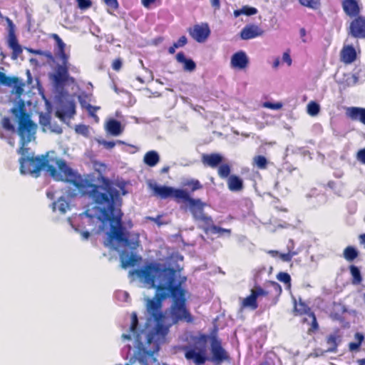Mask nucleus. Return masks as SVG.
<instances>
[{
	"mask_svg": "<svg viewBox=\"0 0 365 365\" xmlns=\"http://www.w3.org/2000/svg\"><path fill=\"white\" fill-rule=\"evenodd\" d=\"M242 13L246 16H252L257 13V9L255 7L245 6L242 7Z\"/></svg>",
	"mask_w": 365,
	"mask_h": 365,
	"instance_id": "79ce46f5",
	"label": "nucleus"
},
{
	"mask_svg": "<svg viewBox=\"0 0 365 365\" xmlns=\"http://www.w3.org/2000/svg\"><path fill=\"white\" fill-rule=\"evenodd\" d=\"M34 53L38 54V55H44L48 58L53 59V55L50 51L43 52L41 50H36L33 51Z\"/></svg>",
	"mask_w": 365,
	"mask_h": 365,
	"instance_id": "3c124183",
	"label": "nucleus"
},
{
	"mask_svg": "<svg viewBox=\"0 0 365 365\" xmlns=\"http://www.w3.org/2000/svg\"><path fill=\"white\" fill-rule=\"evenodd\" d=\"M277 279L279 281L288 284L289 287L291 286V277L288 273L281 272L277 275Z\"/></svg>",
	"mask_w": 365,
	"mask_h": 365,
	"instance_id": "4c0bfd02",
	"label": "nucleus"
},
{
	"mask_svg": "<svg viewBox=\"0 0 365 365\" xmlns=\"http://www.w3.org/2000/svg\"><path fill=\"white\" fill-rule=\"evenodd\" d=\"M175 58L178 62L184 64V70L192 71L196 68L195 63L190 58H186L182 52L178 53Z\"/></svg>",
	"mask_w": 365,
	"mask_h": 365,
	"instance_id": "6ab92c4d",
	"label": "nucleus"
},
{
	"mask_svg": "<svg viewBox=\"0 0 365 365\" xmlns=\"http://www.w3.org/2000/svg\"><path fill=\"white\" fill-rule=\"evenodd\" d=\"M230 63L234 68L245 69L248 66L249 59L246 53L240 51L232 55Z\"/></svg>",
	"mask_w": 365,
	"mask_h": 365,
	"instance_id": "4468645a",
	"label": "nucleus"
},
{
	"mask_svg": "<svg viewBox=\"0 0 365 365\" xmlns=\"http://www.w3.org/2000/svg\"><path fill=\"white\" fill-rule=\"evenodd\" d=\"M306 34H307V31H306L305 29L301 28L299 30V35H300V37L304 43L307 42V40L305 39Z\"/></svg>",
	"mask_w": 365,
	"mask_h": 365,
	"instance_id": "5fc2aeb1",
	"label": "nucleus"
},
{
	"mask_svg": "<svg viewBox=\"0 0 365 365\" xmlns=\"http://www.w3.org/2000/svg\"><path fill=\"white\" fill-rule=\"evenodd\" d=\"M272 285H273L275 288H277V289H279V292H281V290H282V289H281V287H280V285H279L278 283H277V282H272Z\"/></svg>",
	"mask_w": 365,
	"mask_h": 365,
	"instance_id": "0e129e2a",
	"label": "nucleus"
},
{
	"mask_svg": "<svg viewBox=\"0 0 365 365\" xmlns=\"http://www.w3.org/2000/svg\"><path fill=\"white\" fill-rule=\"evenodd\" d=\"M222 157L218 153L204 154L202 156V162L205 165L216 168L222 162Z\"/></svg>",
	"mask_w": 365,
	"mask_h": 365,
	"instance_id": "f3484780",
	"label": "nucleus"
},
{
	"mask_svg": "<svg viewBox=\"0 0 365 365\" xmlns=\"http://www.w3.org/2000/svg\"><path fill=\"white\" fill-rule=\"evenodd\" d=\"M154 193L159 196L161 199H166L171 197L172 192H173V187L168 186H159L154 185L153 187Z\"/></svg>",
	"mask_w": 365,
	"mask_h": 365,
	"instance_id": "aec40b11",
	"label": "nucleus"
},
{
	"mask_svg": "<svg viewBox=\"0 0 365 365\" xmlns=\"http://www.w3.org/2000/svg\"><path fill=\"white\" fill-rule=\"evenodd\" d=\"M138 325V319L137 314L135 312H133L131 314V324L130 327V330L132 333L135 334L136 332Z\"/></svg>",
	"mask_w": 365,
	"mask_h": 365,
	"instance_id": "58836bf2",
	"label": "nucleus"
},
{
	"mask_svg": "<svg viewBox=\"0 0 365 365\" xmlns=\"http://www.w3.org/2000/svg\"><path fill=\"white\" fill-rule=\"evenodd\" d=\"M168 269H174L166 267L158 262H150L135 270L137 276L145 284L156 289L154 297L146 300L147 312L155 322V327L147 335V344L152 350H143V353L139 352L137 359L141 365H148V361H155L153 354L158 351L160 344L165 341L166 336L169 332L170 325L164 324L165 315L162 312V307L163 300L170 294V289H158L162 279L164 278L163 273L165 274Z\"/></svg>",
	"mask_w": 365,
	"mask_h": 365,
	"instance_id": "f257e3e1",
	"label": "nucleus"
},
{
	"mask_svg": "<svg viewBox=\"0 0 365 365\" xmlns=\"http://www.w3.org/2000/svg\"><path fill=\"white\" fill-rule=\"evenodd\" d=\"M299 1L301 5L313 9H317L320 5L319 0H299Z\"/></svg>",
	"mask_w": 365,
	"mask_h": 365,
	"instance_id": "e433bc0d",
	"label": "nucleus"
},
{
	"mask_svg": "<svg viewBox=\"0 0 365 365\" xmlns=\"http://www.w3.org/2000/svg\"><path fill=\"white\" fill-rule=\"evenodd\" d=\"M269 253L273 257H279L282 259V261L285 262H290L294 255H295L294 252H288L287 253H279L278 251L276 250H271L269 251Z\"/></svg>",
	"mask_w": 365,
	"mask_h": 365,
	"instance_id": "2f4dec72",
	"label": "nucleus"
},
{
	"mask_svg": "<svg viewBox=\"0 0 365 365\" xmlns=\"http://www.w3.org/2000/svg\"><path fill=\"white\" fill-rule=\"evenodd\" d=\"M193 346H183L181 349L185 358L195 365H204L206 361H212L216 364L230 361L229 353L223 348L222 340L217 335V329L210 335L200 334L191 336Z\"/></svg>",
	"mask_w": 365,
	"mask_h": 365,
	"instance_id": "7ed1b4c3",
	"label": "nucleus"
},
{
	"mask_svg": "<svg viewBox=\"0 0 365 365\" xmlns=\"http://www.w3.org/2000/svg\"><path fill=\"white\" fill-rule=\"evenodd\" d=\"M9 47L12 49V58L16 59L22 53L21 46L19 45L15 36H11L9 41Z\"/></svg>",
	"mask_w": 365,
	"mask_h": 365,
	"instance_id": "393cba45",
	"label": "nucleus"
},
{
	"mask_svg": "<svg viewBox=\"0 0 365 365\" xmlns=\"http://www.w3.org/2000/svg\"><path fill=\"white\" fill-rule=\"evenodd\" d=\"M143 161L147 165L154 167L160 161V156L156 151L150 150L145 154Z\"/></svg>",
	"mask_w": 365,
	"mask_h": 365,
	"instance_id": "5701e85b",
	"label": "nucleus"
},
{
	"mask_svg": "<svg viewBox=\"0 0 365 365\" xmlns=\"http://www.w3.org/2000/svg\"><path fill=\"white\" fill-rule=\"evenodd\" d=\"M282 59L284 62H286L288 64V66H290L292 64V58L290 57L289 52H284L283 53Z\"/></svg>",
	"mask_w": 365,
	"mask_h": 365,
	"instance_id": "603ef678",
	"label": "nucleus"
},
{
	"mask_svg": "<svg viewBox=\"0 0 365 365\" xmlns=\"http://www.w3.org/2000/svg\"><path fill=\"white\" fill-rule=\"evenodd\" d=\"M106 128L108 133L115 136L119 135L123 132L121 123L115 119H111L108 122Z\"/></svg>",
	"mask_w": 365,
	"mask_h": 365,
	"instance_id": "4be33fe9",
	"label": "nucleus"
},
{
	"mask_svg": "<svg viewBox=\"0 0 365 365\" xmlns=\"http://www.w3.org/2000/svg\"><path fill=\"white\" fill-rule=\"evenodd\" d=\"M230 172L231 168L227 163L220 165L217 169L218 175L222 179H228V178L230 176Z\"/></svg>",
	"mask_w": 365,
	"mask_h": 365,
	"instance_id": "72a5a7b5",
	"label": "nucleus"
},
{
	"mask_svg": "<svg viewBox=\"0 0 365 365\" xmlns=\"http://www.w3.org/2000/svg\"><path fill=\"white\" fill-rule=\"evenodd\" d=\"M357 159L365 165V148L360 150L357 153Z\"/></svg>",
	"mask_w": 365,
	"mask_h": 365,
	"instance_id": "8fccbe9b",
	"label": "nucleus"
},
{
	"mask_svg": "<svg viewBox=\"0 0 365 365\" xmlns=\"http://www.w3.org/2000/svg\"><path fill=\"white\" fill-rule=\"evenodd\" d=\"M187 43V37L185 36H182L179 38V39L176 42H174L173 44L168 48V53L170 54H174L176 48L183 47Z\"/></svg>",
	"mask_w": 365,
	"mask_h": 365,
	"instance_id": "c756f323",
	"label": "nucleus"
},
{
	"mask_svg": "<svg viewBox=\"0 0 365 365\" xmlns=\"http://www.w3.org/2000/svg\"><path fill=\"white\" fill-rule=\"evenodd\" d=\"M227 187L232 192L241 191L244 188L243 180L236 175H231L227 179Z\"/></svg>",
	"mask_w": 365,
	"mask_h": 365,
	"instance_id": "a211bd4d",
	"label": "nucleus"
},
{
	"mask_svg": "<svg viewBox=\"0 0 365 365\" xmlns=\"http://www.w3.org/2000/svg\"><path fill=\"white\" fill-rule=\"evenodd\" d=\"M210 3L212 7L215 9H219L220 7V0H210Z\"/></svg>",
	"mask_w": 365,
	"mask_h": 365,
	"instance_id": "6e6d98bb",
	"label": "nucleus"
},
{
	"mask_svg": "<svg viewBox=\"0 0 365 365\" xmlns=\"http://www.w3.org/2000/svg\"><path fill=\"white\" fill-rule=\"evenodd\" d=\"M20 170L23 174H30L38 178L41 171L45 169L46 171L53 178L57 175V170L65 175H70L72 173L66 162L62 158H58L54 151L47 152L44 155L20 158Z\"/></svg>",
	"mask_w": 365,
	"mask_h": 365,
	"instance_id": "39448f33",
	"label": "nucleus"
},
{
	"mask_svg": "<svg viewBox=\"0 0 365 365\" xmlns=\"http://www.w3.org/2000/svg\"><path fill=\"white\" fill-rule=\"evenodd\" d=\"M359 238L360 243L364 245V248H365V234L360 235Z\"/></svg>",
	"mask_w": 365,
	"mask_h": 365,
	"instance_id": "052dcab7",
	"label": "nucleus"
},
{
	"mask_svg": "<svg viewBox=\"0 0 365 365\" xmlns=\"http://www.w3.org/2000/svg\"><path fill=\"white\" fill-rule=\"evenodd\" d=\"M12 113L16 116L19 113L20 114L18 121V134L21 138V147L18 149L17 153L22 155L21 158H26L25 155L29 152V148L26 145L35 138L37 125L31 120L23 105L19 108H14Z\"/></svg>",
	"mask_w": 365,
	"mask_h": 365,
	"instance_id": "423d86ee",
	"label": "nucleus"
},
{
	"mask_svg": "<svg viewBox=\"0 0 365 365\" xmlns=\"http://www.w3.org/2000/svg\"><path fill=\"white\" fill-rule=\"evenodd\" d=\"M1 126L7 130H14V126L12 125L9 117H4L1 122Z\"/></svg>",
	"mask_w": 365,
	"mask_h": 365,
	"instance_id": "ea45409f",
	"label": "nucleus"
},
{
	"mask_svg": "<svg viewBox=\"0 0 365 365\" xmlns=\"http://www.w3.org/2000/svg\"><path fill=\"white\" fill-rule=\"evenodd\" d=\"M160 289H170L173 302L170 307V315L172 324H176L180 322L192 323L193 317L186 307L185 291L181 287V282H176L177 272L175 269H168L163 275Z\"/></svg>",
	"mask_w": 365,
	"mask_h": 365,
	"instance_id": "20e7f679",
	"label": "nucleus"
},
{
	"mask_svg": "<svg viewBox=\"0 0 365 365\" xmlns=\"http://www.w3.org/2000/svg\"><path fill=\"white\" fill-rule=\"evenodd\" d=\"M98 180L100 185L83 183L76 180H73L72 182L77 188L84 189V193L101 207L103 220L108 221L110 224V239L123 242L133 250H136L140 245L139 235H136L135 240L128 239L122 225L123 213L120 209L116 208L121 202L119 191L113 187L108 178L101 174L99 175Z\"/></svg>",
	"mask_w": 365,
	"mask_h": 365,
	"instance_id": "f03ea898",
	"label": "nucleus"
},
{
	"mask_svg": "<svg viewBox=\"0 0 365 365\" xmlns=\"http://www.w3.org/2000/svg\"><path fill=\"white\" fill-rule=\"evenodd\" d=\"M349 34L356 38H365V16L354 17L350 23Z\"/></svg>",
	"mask_w": 365,
	"mask_h": 365,
	"instance_id": "9b49d317",
	"label": "nucleus"
},
{
	"mask_svg": "<svg viewBox=\"0 0 365 365\" xmlns=\"http://www.w3.org/2000/svg\"><path fill=\"white\" fill-rule=\"evenodd\" d=\"M204 204L202 203V208L201 210H197L196 215H193L197 220L203 222L210 228L213 225V221L211 217L206 215L203 212Z\"/></svg>",
	"mask_w": 365,
	"mask_h": 365,
	"instance_id": "cd10ccee",
	"label": "nucleus"
},
{
	"mask_svg": "<svg viewBox=\"0 0 365 365\" xmlns=\"http://www.w3.org/2000/svg\"><path fill=\"white\" fill-rule=\"evenodd\" d=\"M78 3V6L81 9H87L90 8L92 5V2L91 0H76Z\"/></svg>",
	"mask_w": 365,
	"mask_h": 365,
	"instance_id": "37998d69",
	"label": "nucleus"
},
{
	"mask_svg": "<svg viewBox=\"0 0 365 365\" xmlns=\"http://www.w3.org/2000/svg\"><path fill=\"white\" fill-rule=\"evenodd\" d=\"M6 75L4 73L0 71V83L1 85H3V83L6 79Z\"/></svg>",
	"mask_w": 365,
	"mask_h": 365,
	"instance_id": "bf43d9fd",
	"label": "nucleus"
},
{
	"mask_svg": "<svg viewBox=\"0 0 365 365\" xmlns=\"http://www.w3.org/2000/svg\"><path fill=\"white\" fill-rule=\"evenodd\" d=\"M241 14H243V13H242V8L241 9L235 10L234 11V15L236 17L239 16Z\"/></svg>",
	"mask_w": 365,
	"mask_h": 365,
	"instance_id": "680f3d73",
	"label": "nucleus"
},
{
	"mask_svg": "<svg viewBox=\"0 0 365 365\" xmlns=\"http://www.w3.org/2000/svg\"><path fill=\"white\" fill-rule=\"evenodd\" d=\"M16 83H19V78L18 77L6 76V79L3 85L6 86H11Z\"/></svg>",
	"mask_w": 365,
	"mask_h": 365,
	"instance_id": "a19ab883",
	"label": "nucleus"
},
{
	"mask_svg": "<svg viewBox=\"0 0 365 365\" xmlns=\"http://www.w3.org/2000/svg\"><path fill=\"white\" fill-rule=\"evenodd\" d=\"M360 345V342H351L349 344V348L351 351H354L358 349Z\"/></svg>",
	"mask_w": 365,
	"mask_h": 365,
	"instance_id": "864d4df0",
	"label": "nucleus"
},
{
	"mask_svg": "<svg viewBox=\"0 0 365 365\" xmlns=\"http://www.w3.org/2000/svg\"><path fill=\"white\" fill-rule=\"evenodd\" d=\"M82 236H83L85 239H88V238L90 237V232H88V231L83 232H82Z\"/></svg>",
	"mask_w": 365,
	"mask_h": 365,
	"instance_id": "e2e57ef3",
	"label": "nucleus"
},
{
	"mask_svg": "<svg viewBox=\"0 0 365 365\" xmlns=\"http://www.w3.org/2000/svg\"><path fill=\"white\" fill-rule=\"evenodd\" d=\"M15 93L18 95H21L24 91V83L19 80V83L14 84Z\"/></svg>",
	"mask_w": 365,
	"mask_h": 365,
	"instance_id": "de8ad7c7",
	"label": "nucleus"
},
{
	"mask_svg": "<svg viewBox=\"0 0 365 365\" xmlns=\"http://www.w3.org/2000/svg\"><path fill=\"white\" fill-rule=\"evenodd\" d=\"M341 341V336L336 334H329L327 338V344L329 345L327 349L328 352L335 353L337 351V347Z\"/></svg>",
	"mask_w": 365,
	"mask_h": 365,
	"instance_id": "412c9836",
	"label": "nucleus"
},
{
	"mask_svg": "<svg viewBox=\"0 0 365 365\" xmlns=\"http://www.w3.org/2000/svg\"><path fill=\"white\" fill-rule=\"evenodd\" d=\"M355 337L359 340L358 342H360V344H361L364 339V335L361 333H356Z\"/></svg>",
	"mask_w": 365,
	"mask_h": 365,
	"instance_id": "13d9d810",
	"label": "nucleus"
},
{
	"mask_svg": "<svg viewBox=\"0 0 365 365\" xmlns=\"http://www.w3.org/2000/svg\"><path fill=\"white\" fill-rule=\"evenodd\" d=\"M346 115L352 120H359L365 125V108L349 107L346 110Z\"/></svg>",
	"mask_w": 365,
	"mask_h": 365,
	"instance_id": "2eb2a0df",
	"label": "nucleus"
},
{
	"mask_svg": "<svg viewBox=\"0 0 365 365\" xmlns=\"http://www.w3.org/2000/svg\"><path fill=\"white\" fill-rule=\"evenodd\" d=\"M138 260V258L135 255H131L129 256L128 254H126L125 255V253L123 252L120 255L121 267L124 269L129 266H134Z\"/></svg>",
	"mask_w": 365,
	"mask_h": 365,
	"instance_id": "a878e982",
	"label": "nucleus"
},
{
	"mask_svg": "<svg viewBox=\"0 0 365 365\" xmlns=\"http://www.w3.org/2000/svg\"><path fill=\"white\" fill-rule=\"evenodd\" d=\"M268 161L267 158L263 155H256L253 158V165L259 169L264 170L267 168Z\"/></svg>",
	"mask_w": 365,
	"mask_h": 365,
	"instance_id": "473e14b6",
	"label": "nucleus"
},
{
	"mask_svg": "<svg viewBox=\"0 0 365 365\" xmlns=\"http://www.w3.org/2000/svg\"><path fill=\"white\" fill-rule=\"evenodd\" d=\"M304 313L307 314L308 316L312 319L310 327L307 330V334L309 335H312L319 330V324L315 314L313 312H311L310 309L307 307H306Z\"/></svg>",
	"mask_w": 365,
	"mask_h": 365,
	"instance_id": "b1692460",
	"label": "nucleus"
},
{
	"mask_svg": "<svg viewBox=\"0 0 365 365\" xmlns=\"http://www.w3.org/2000/svg\"><path fill=\"white\" fill-rule=\"evenodd\" d=\"M51 37L56 41V56L61 61V64L56 66V71L53 75V81L57 86H62L66 83H74L76 80L70 76L69 71V55L66 53V43L56 34H52Z\"/></svg>",
	"mask_w": 365,
	"mask_h": 365,
	"instance_id": "0eeeda50",
	"label": "nucleus"
},
{
	"mask_svg": "<svg viewBox=\"0 0 365 365\" xmlns=\"http://www.w3.org/2000/svg\"><path fill=\"white\" fill-rule=\"evenodd\" d=\"M282 105L280 103H273L271 102L264 103V107L268 108L273 110H278L282 108Z\"/></svg>",
	"mask_w": 365,
	"mask_h": 365,
	"instance_id": "49530a36",
	"label": "nucleus"
},
{
	"mask_svg": "<svg viewBox=\"0 0 365 365\" xmlns=\"http://www.w3.org/2000/svg\"><path fill=\"white\" fill-rule=\"evenodd\" d=\"M155 0H141L142 4L145 7H148L151 4L154 3Z\"/></svg>",
	"mask_w": 365,
	"mask_h": 365,
	"instance_id": "4d7b16f0",
	"label": "nucleus"
},
{
	"mask_svg": "<svg viewBox=\"0 0 365 365\" xmlns=\"http://www.w3.org/2000/svg\"><path fill=\"white\" fill-rule=\"evenodd\" d=\"M172 197L179 203L185 202L188 203L190 210L193 215H196L197 210H201L202 208V202L200 199L192 198L189 193L182 189H176L173 187Z\"/></svg>",
	"mask_w": 365,
	"mask_h": 365,
	"instance_id": "6e6552de",
	"label": "nucleus"
},
{
	"mask_svg": "<svg viewBox=\"0 0 365 365\" xmlns=\"http://www.w3.org/2000/svg\"><path fill=\"white\" fill-rule=\"evenodd\" d=\"M123 62L120 58H115L112 63V68L115 71H119L122 68Z\"/></svg>",
	"mask_w": 365,
	"mask_h": 365,
	"instance_id": "c03bdc74",
	"label": "nucleus"
},
{
	"mask_svg": "<svg viewBox=\"0 0 365 365\" xmlns=\"http://www.w3.org/2000/svg\"><path fill=\"white\" fill-rule=\"evenodd\" d=\"M341 6L348 16L355 17L359 15L361 8L358 0H343Z\"/></svg>",
	"mask_w": 365,
	"mask_h": 365,
	"instance_id": "ddd939ff",
	"label": "nucleus"
},
{
	"mask_svg": "<svg viewBox=\"0 0 365 365\" xmlns=\"http://www.w3.org/2000/svg\"><path fill=\"white\" fill-rule=\"evenodd\" d=\"M169 170V167L167 166V167H164L161 169V173H168Z\"/></svg>",
	"mask_w": 365,
	"mask_h": 365,
	"instance_id": "774afa93",
	"label": "nucleus"
},
{
	"mask_svg": "<svg viewBox=\"0 0 365 365\" xmlns=\"http://www.w3.org/2000/svg\"><path fill=\"white\" fill-rule=\"evenodd\" d=\"M341 61L345 64L353 63L356 58V52L355 48L350 45L344 46L340 52Z\"/></svg>",
	"mask_w": 365,
	"mask_h": 365,
	"instance_id": "dca6fc26",
	"label": "nucleus"
},
{
	"mask_svg": "<svg viewBox=\"0 0 365 365\" xmlns=\"http://www.w3.org/2000/svg\"><path fill=\"white\" fill-rule=\"evenodd\" d=\"M99 143H100V144L103 145V147L105 148L108 149V150L112 149L115 145V143L113 141H107V140H103L100 141Z\"/></svg>",
	"mask_w": 365,
	"mask_h": 365,
	"instance_id": "09e8293b",
	"label": "nucleus"
},
{
	"mask_svg": "<svg viewBox=\"0 0 365 365\" xmlns=\"http://www.w3.org/2000/svg\"><path fill=\"white\" fill-rule=\"evenodd\" d=\"M279 64V58H276L273 63V67L277 68V67H278Z\"/></svg>",
	"mask_w": 365,
	"mask_h": 365,
	"instance_id": "69168bd1",
	"label": "nucleus"
},
{
	"mask_svg": "<svg viewBox=\"0 0 365 365\" xmlns=\"http://www.w3.org/2000/svg\"><path fill=\"white\" fill-rule=\"evenodd\" d=\"M105 4L111 9L117 10L119 4L118 0H103Z\"/></svg>",
	"mask_w": 365,
	"mask_h": 365,
	"instance_id": "a18cd8bd",
	"label": "nucleus"
},
{
	"mask_svg": "<svg viewBox=\"0 0 365 365\" xmlns=\"http://www.w3.org/2000/svg\"><path fill=\"white\" fill-rule=\"evenodd\" d=\"M267 292L261 287L257 286L251 289V293L249 296L243 299L241 307L242 308H250L252 310H255L258 307L257 298L259 296H267Z\"/></svg>",
	"mask_w": 365,
	"mask_h": 365,
	"instance_id": "1a4fd4ad",
	"label": "nucleus"
},
{
	"mask_svg": "<svg viewBox=\"0 0 365 365\" xmlns=\"http://www.w3.org/2000/svg\"><path fill=\"white\" fill-rule=\"evenodd\" d=\"M349 270L352 276V283L354 284H359L362 282V277L359 269L355 265H350Z\"/></svg>",
	"mask_w": 365,
	"mask_h": 365,
	"instance_id": "c85d7f7f",
	"label": "nucleus"
},
{
	"mask_svg": "<svg viewBox=\"0 0 365 365\" xmlns=\"http://www.w3.org/2000/svg\"><path fill=\"white\" fill-rule=\"evenodd\" d=\"M357 363L359 365H365V359H359Z\"/></svg>",
	"mask_w": 365,
	"mask_h": 365,
	"instance_id": "338daca9",
	"label": "nucleus"
},
{
	"mask_svg": "<svg viewBox=\"0 0 365 365\" xmlns=\"http://www.w3.org/2000/svg\"><path fill=\"white\" fill-rule=\"evenodd\" d=\"M190 36L198 43L205 42L210 34V29L207 23L195 24L188 29Z\"/></svg>",
	"mask_w": 365,
	"mask_h": 365,
	"instance_id": "9d476101",
	"label": "nucleus"
},
{
	"mask_svg": "<svg viewBox=\"0 0 365 365\" xmlns=\"http://www.w3.org/2000/svg\"><path fill=\"white\" fill-rule=\"evenodd\" d=\"M319 110V105L314 101H311L307 106V112L310 115L314 116L317 115Z\"/></svg>",
	"mask_w": 365,
	"mask_h": 365,
	"instance_id": "c9c22d12",
	"label": "nucleus"
},
{
	"mask_svg": "<svg viewBox=\"0 0 365 365\" xmlns=\"http://www.w3.org/2000/svg\"><path fill=\"white\" fill-rule=\"evenodd\" d=\"M358 256V250L352 246H347L344 250L343 257L348 262H353Z\"/></svg>",
	"mask_w": 365,
	"mask_h": 365,
	"instance_id": "bb28decb",
	"label": "nucleus"
},
{
	"mask_svg": "<svg viewBox=\"0 0 365 365\" xmlns=\"http://www.w3.org/2000/svg\"><path fill=\"white\" fill-rule=\"evenodd\" d=\"M264 31L258 26L250 24L245 26L240 31V38L243 40H249L262 36Z\"/></svg>",
	"mask_w": 365,
	"mask_h": 365,
	"instance_id": "f8f14e48",
	"label": "nucleus"
},
{
	"mask_svg": "<svg viewBox=\"0 0 365 365\" xmlns=\"http://www.w3.org/2000/svg\"><path fill=\"white\" fill-rule=\"evenodd\" d=\"M184 185L189 187L192 192L200 190L202 188V185L198 180L191 179L185 181L184 182Z\"/></svg>",
	"mask_w": 365,
	"mask_h": 365,
	"instance_id": "f704fd0d",
	"label": "nucleus"
},
{
	"mask_svg": "<svg viewBox=\"0 0 365 365\" xmlns=\"http://www.w3.org/2000/svg\"><path fill=\"white\" fill-rule=\"evenodd\" d=\"M204 230L206 233L210 232L212 234H219L220 235H222L224 234H227V235H231L230 229L222 228L215 225H212L210 228H205Z\"/></svg>",
	"mask_w": 365,
	"mask_h": 365,
	"instance_id": "7c9ffc66",
	"label": "nucleus"
}]
</instances>
